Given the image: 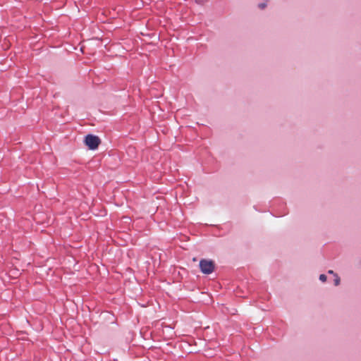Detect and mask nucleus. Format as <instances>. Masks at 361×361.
Here are the masks:
<instances>
[{
  "instance_id": "obj_4",
  "label": "nucleus",
  "mask_w": 361,
  "mask_h": 361,
  "mask_svg": "<svg viewBox=\"0 0 361 361\" xmlns=\"http://www.w3.org/2000/svg\"><path fill=\"white\" fill-rule=\"evenodd\" d=\"M319 280L322 281V282H325L326 281V276L325 274H320L319 275Z\"/></svg>"
},
{
  "instance_id": "obj_6",
  "label": "nucleus",
  "mask_w": 361,
  "mask_h": 361,
  "mask_svg": "<svg viewBox=\"0 0 361 361\" xmlns=\"http://www.w3.org/2000/svg\"><path fill=\"white\" fill-rule=\"evenodd\" d=\"M207 0H195V1L197 3V4H203L204 1H206Z\"/></svg>"
},
{
  "instance_id": "obj_1",
  "label": "nucleus",
  "mask_w": 361,
  "mask_h": 361,
  "mask_svg": "<svg viewBox=\"0 0 361 361\" xmlns=\"http://www.w3.org/2000/svg\"><path fill=\"white\" fill-rule=\"evenodd\" d=\"M200 271L204 274H212L215 268L214 262L211 259H202L200 261Z\"/></svg>"
},
{
  "instance_id": "obj_7",
  "label": "nucleus",
  "mask_w": 361,
  "mask_h": 361,
  "mask_svg": "<svg viewBox=\"0 0 361 361\" xmlns=\"http://www.w3.org/2000/svg\"><path fill=\"white\" fill-rule=\"evenodd\" d=\"M328 274H333L334 276H335V274H336L333 270H329Z\"/></svg>"
},
{
  "instance_id": "obj_2",
  "label": "nucleus",
  "mask_w": 361,
  "mask_h": 361,
  "mask_svg": "<svg viewBox=\"0 0 361 361\" xmlns=\"http://www.w3.org/2000/svg\"><path fill=\"white\" fill-rule=\"evenodd\" d=\"M84 142L90 149L94 150L97 149L101 141L98 136L88 134L85 137Z\"/></svg>"
},
{
  "instance_id": "obj_3",
  "label": "nucleus",
  "mask_w": 361,
  "mask_h": 361,
  "mask_svg": "<svg viewBox=\"0 0 361 361\" xmlns=\"http://www.w3.org/2000/svg\"><path fill=\"white\" fill-rule=\"evenodd\" d=\"M341 279L340 277L338 276V274H335L334 276V285L336 286H338L340 284Z\"/></svg>"
},
{
  "instance_id": "obj_5",
  "label": "nucleus",
  "mask_w": 361,
  "mask_h": 361,
  "mask_svg": "<svg viewBox=\"0 0 361 361\" xmlns=\"http://www.w3.org/2000/svg\"><path fill=\"white\" fill-rule=\"evenodd\" d=\"M266 6H267V4L266 3H261V4H259V7L261 9L264 8Z\"/></svg>"
}]
</instances>
